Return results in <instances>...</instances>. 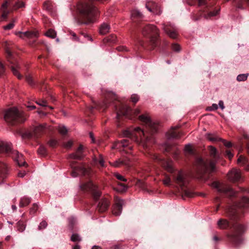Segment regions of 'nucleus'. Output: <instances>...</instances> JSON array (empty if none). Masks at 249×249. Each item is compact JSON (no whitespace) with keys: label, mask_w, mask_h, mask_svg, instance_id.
I'll return each instance as SVG.
<instances>
[{"label":"nucleus","mask_w":249,"mask_h":249,"mask_svg":"<svg viewBox=\"0 0 249 249\" xmlns=\"http://www.w3.org/2000/svg\"><path fill=\"white\" fill-rule=\"evenodd\" d=\"M249 76L248 73L246 74H240L237 76V80L238 81H245L247 79Z\"/></svg>","instance_id":"a18cd8bd"},{"label":"nucleus","mask_w":249,"mask_h":249,"mask_svg":"<svg viewBox=\"0 0 249 249\" xmlns=\"http://www.w3.org/2000/svg\"><path fill=\"white\" fill-rule=\"evenodd\" d=\"M30 202V198L27 196H23L21 197L20 200L19 206L20 207H24L29 204Z\"/></svg>","instance_id":"cd10ccee"},{"label":"nucleus","mask_w":249,"mask_h":249,"mask_svg":"<svg viewBox=\"0 0 249 249\" xmlns=\"http://www.w3.org/2000/svg\"><path fill=\"white\" fill-rule=\"evenodd\" d=\"M26 81L31 86H33L34 85L33 78L32 76H31L30 75H27L26 76Z\"/></svg>","instance_id":"4d7b16f0"},{"label":"nucleus","mask_w":249,"mask_h":249,"mask_svg":"<svg viewBox=\"0 0 249 249\" xmlns=\"http://www.w3.org/2000/svg\"><path fill=\"white\" fill-rule=\"evenodd\" d=\"M172 49L175 52H178L180 50V47L178 44H173L172 45Z\"/></svg>","instance_id":"6e6d98bb"},{"label":"nucleus","mask_w":249,"mask_h":249,"mask_svg":"<svg viewBox=\"0 0 249 249\" xmlns=\"http://www.w3.org/2000/svg\"><path fill=\"white\" fill-rule=\"evenodd\" d=\"M17 230L19 232H23L26 228V223L24 221L19 220L17 224Z\"/></svg>","instance_id":"72a5a7b5"},{"label":"nucleus","mask_w":249,"mask_h":249,"mask_svg":"<svg viewBox=\"0 0 249 249\" xmlns=\"http://www.w3.org/2000/svg\"><path fill=\"white\" fill-rule=\"evenodd\" d=\"M76 171L80 172L82 175H89L91 172L90 168H86L83 167H77L75 169Z\"/></svg>","instance_id":"c85d7f7f"},{"label":"nucleus","mask_w":249,"mask_h":249,"mask_svg":"<svg viewBox=\"0 0 249 249\" xmlns=\"http://www.w3.org/2000/svg\"><path fill=\"white\" fill-rule=\"evenodd\" d=\"M37 153L39 155L44 156L47 154V150L44 146H40L37 150Z\"/></svg>","instance_id":"c03bdc74"},{"label":"nucleus","mask_w":249,"mask_h":249,"mask_svg":"<svg viewBox=\"0 0 249 249\" xmlns=\"http://www.w3.org/2000/svg\"><path fill=\"white\" fill-rule=\"evenodd\" d=\"M18 34H20V37L21 38H23V36H27L28 37H37V33L34 32H25L24 33L18 32Z\"/></svg>","instance_id":"c756f323"},{"label":"nucleus","mask_w":249,"mask_h":249,"mask_svg":"<svg viewBox=\"0 0 249 249\" xmlns=\"http://www.w3.org/2000/svg\"><path fill=\"white\" fill-rule=\"evenodd\" d=\"M110 26L106 23H103L99 28V33L101 35H105L109 32Z\"/></svg>","instance_id":"bb28decb"},{"label":"nucleus","mask_w":249,"mask_h":249,"mask_svg":"<svg viewBox=\"0 0 249 249\" xmlns=\"http://www.w3.org/2000/svg\"><path fill=\"white\" fill-rule=\"evenodd\" d=\"M45 35L48 37L54 38L56 36V33L54 30L51 29L48 30Z\"/></svg>","instance_id":"e433bc0d"},{"label":"nucleus","mask_w":249,"mask_h":249,"mask_svg":"<svg viewBox=\"0 0 249 249\" xmlns=\"http://www.w3.org/2000/svg\"><path fill=\"white\" fill-rule=\"evenodd\" d=\"M115 176L118 180H121L123 181H126V180H127V179L125 178H124L123 176H122V175H121L119 174H116L115 175Z\"/></svg>","instance_id":"69168bd1"},{"label":"nucleus","mask_w":249,"mask_h":249,"mask_svg":"<svg viewBox=\"0 0 249 249\" xmlns=\"http://www.w3.org/2000/svg\"><path fill=\"white\" fill-rule=\"evenodd\" d=\"M217 224L218 229L221 230L227 229L230 227V222L228 220L223 218L219 219L217 221Z\"/></svg>","instance_id":"5701e85b"},{"label":"nucleus","mask_w":249,"mask_h":249,"mask_svg":"<svg viewBox=\"0 0 249 249\" xmlns=\"http://www.w3.org/2000/svg\"><path fill=\"white\" fill-rule=\"evenodd\" d=\"M117 40V36L116 35L111 34L106 37L104 39V41L106 42H108L111 43H115Z\"/></svg>","instance_id":"f704fd0d"},{"label":"nucleus","mask_w":249,"mask_h":249,"mask_svg":"<svg viewBox=\"0 0 249 249\" xmlns=\"http://www.w3.org/2000/svg\"><path fill=\"white\" fill-rule=\"evenodd\" d=\"M58 130L59 133L62 135H65L68 132L67 128L64 126H59Z\"/></svg>","instance_id":"3c124183"},{"label":"nucleus","mask_w":249,"mask_h":249,"mask_svg":"<svg viewBox=\"0 0 249 249\" xmlns=\"http://www.w3.org/2000/svg\"><path fill=\"white\" fill-rule=\"evenodd\" d=\"M138 118L145 125L147 130H143L140 127H137L134 129L125 130L124 132V135L146 148L147 147L146 142L150 141L151 135L157 132L158 125L152 122L150 117L147 114L141 115Z\"/></svg>","instance_id":"f03ea898"},{"label":"nucleus","mask_w":249,"mask_h":249,"mask_svg":"<svg viewBox=\"0 0 249 249\" xmlns=\"http://www.w3.org/2000/svg\"><path fill=\"white\" fill-rule=\"evenodd\" d=\"M22 137L27 139L35 138L34 129L33 130V131H27L24 133L22 135Z\"/></svg>","instance_id":"ea45409f"},{"label":"nucleus","mask_w":249,"mask_h":249,"mask_svg":"<svg viewBox=\"0 0 249 249\" xmlns=\"http://www.w3.org/2000/svg\"><path fill=\"white\" fill-rule=\"evenodd\" d=\"M130 143V140L128 139H125L121 140L120 142H117L118 144H119L120 146L123 147H126L129 146Z\"/></svg>","instance_id":"58836bf2"},{"label":"nucleus","mask_w":249,"mask_h":249,"mask_svg":"<svg viewBox=\"0 0 249 249\" xmlns=\"http://www.w3.org/2000/svg\"><path fill=\"white\" fill-rule=\"evenodd\" d=\"M94 0H83L77 5L81 19L77 20L79 24H89L94 22L98 14L96 7L93 5Z\"/></svg>","instance_id":"7ed1b4c3"},{"label":"nucleus","mask_w":249,"mask_h":249,"mask_svg":"<svg viewBox=\"0 0 249 249\" xmlns=\"http://www.w3.org/2000/svg\"><path fill=\"white\" fill-rule=\"evenodd\" d=\"M16 19H13V21L8 24H7L6 26H3V28L5 30H9L11 29H12L14 26L15 24L14 22H15Z\"/></svg>","instance_id":"8fccbe9b"},{"label":"nucleus","mask_w":249,"mask_h":249,"mask_svg":"<svg viewBox=\"0 0 249 249\" xmlns=\"http://www.w3.org/2000/svg\"><path fill=\"white\" fill-rule=\"evenodd\" d=\"M91 193H92L93 199L95 200H98L101 195V192L98 189V187L96 185Z\"/></svg>","instance_id":"7c9ffc66"},{"label":"nucleus","mask_w":249,"mask_h":249,"mask_svg":"<svg viewBox=\"0 0 249 249\" xmlns=\"http://www.w3.org/2000/svg\"><path fill=\"white\" fill-rule=\"evenodd\" d=\"M49 127L50 126L46 123L35 126L34 128L35 138L41 137L47 130L50 129Z\"/></svg>","instance_id":"ddd939ff"},{"label":"nucleus","mask_w":249,"mask_h":249,"mask_svg":"<svg viewBox=\"0 0 249 249\" xmlns=\"http://www.w3.org/2000/svg\"><path fill=\"white\" fill-rule=\"evenodd\" d=\"M43 8L49 13H53L54 10V6L52 1L47 0L43 4Z\"/></svg>","instance_id":"a878e982"},{"label":"nucleus","mask_w":249,"mask_h":249,"mask_svg":"<svg viewBox=\"0 0 249 249\" xmlns=\"http://www.w3.org/2000/svg\"><path fill=\"white\" fill-rule=\"evenodd\" d=\"M131 100L134 103H136L139 101V97L136 94H133L131 97Z\"/></svg>","instance_id":"680f3d73"},{"label":"nucleus","mask_w":249,"mask_h":249,"mask_svg":"<svg viewBox=\"0 0 249 249\" xmlns=\"http://www.w3.org/2000/svg\"><path fill=\"white\" fill-rule=\"evenodd\" d=\"M117 50L120 52H126L128 51L127 48L125 46H119L117 48Z\"/></svg>","instance_id":"774afa93"},{"label":"nucleus","mask_w":249,"mask_h":249,"mask_svg":"<svg viewBox=\"0 0 249 249\" xmlns=\"http://www.w3.org/2000/svg\"><path fill=\"white\" fill-rule=\"evenodd\" d=\"M48 225V223L46 221L42 220L39 224L38 229L39 230H42L45 229Z\"/></svg>","instance_id":"09e8293b"},{"label":"nucleus","mask_w":249,"mask_h":249,"mask_svg":"<svg viewBox=\"0 0 249 249\" xmlns=\"http://www.w3.org/2000/svg\"><path fill=\"white\" fill-rule=\"evenodd\" d=\"M39 209L38 205L37 203H34L32 207L30 209L29 213L31 215H34Z\"/></svg>","instance_id":"4c0bfd02"},{"label":"nucleus","mask_w":249,"mask_h":249,"mask_svg":"<svg viewBox=\"0 0 249 249\" xmlns=\"http://www.w3.org/2000/svg\"><path fill=\"white\" fill-rule=\"evenodd\" d=\"M13 154L14 155L13 158L17 161L18 166H23L27 165L23 158V155L19 154L18 151H15L13 152Z\"/></svg>","instance_id":"6ab92c4d"},{"label":"nucleus","mask_w":249,"mask_h":249,"mask_svg":"<svg viewBox=\"0 0 249 249\" xmlns=\"http://www.w3.org/2000/svg\"><path fill=\"white\" fill-rule=\"evenodd\" d=\"M25 6V3L20 0H18L14 5L13 9L16 10L18 8L24 7Z\"/></svg>","instance_id":"37998d69"},{"label":"nucleus","mask_w":249,"mask_h":249,"mask_svg":"<svg viewBox=\"0 0 249 249\" xmlns=\"http://www.w3.org/2000/svg\"><path fill=\"white\" fill-rule=\"evenodd\" d=\"M114 201L115 204L113 206L112 213L116 216H118L122 213L124 201L117 196H114Z\"/></svg>","instance_id":"f8f14e48"},{"label":"nucleus","mask_w":249,"mask_h":249,"mask_svg":"<svg viewBox=\"0 0 249 249\" xmlns=\"http://www.w3.org/2000/svg\"><path fill=\"white\" fill-rule=\"evenodd\" d=\"M146 7L149 11L155 15H160L161 13L160 7L153 1H148L146 4Z\"/></svg>","instance_id":"2eb2a0df"},{"label":"nucleus","mask_w":249,"mask_h":249,"mask_svg":"<svg viewBox=\"0 0 249 249\" xmlns=\"http://www.w3.org/2000/svg\"><path fill=\"white\" fill-rule=\"evenodd\" d=\"M212 186L216 188L219 193L224 194L230 197L233 196L235 195V192L227 185L220 184L218 182H213L212 183Z\"/></svg>","instance_id":"6e6552de"},{"label":"nucleus","mask_w":249,"mask_h":249,"mask_svg":"<svg viewBox=\"0 0 249 249\" xmlns=\"http://www.w3.org/2000/svg\"><path fill=\"white\" fill-rule=\"evenodd\" d=\"M109 164L116 168L119 167L121 166H125L127 167L130 166V160L127 158L119 159L113 162H109Z\"/></svg>","instance_id":"f3484780"},{"label":"nucleus","mask_w":249,"mask_h":249,"mask_svg":"<svg viewBox=\"0 0 249 249\" xmlns=\"http://www.w3.org/2000/svg\"><path fill=\"white\" fill-rule=\"evenodd\" d=\"M162 29L165 32V33L167 34L169 32H171L172 30H174L175 28L173 25H171L170 23H163Z\"/></svg>","instance_id":"473e14b6"},{"label":"nucleus","mask_w":249,"mask_h":249,"mask_svg":"<svg viewBox=\"0 0 249 249\" xmlns=\"http://www.w3.org/2000/svg\"><path fill=\"white\" fill-rule=\"evenodd\" d=\"M5 72V68L3 64L0 62V76L3 75Z\"/></svg>","instance_id":"338daca9"},{"label":"nucleus","mask_w":249,"mask_h":249,"mask_svg":"<svg viewBox=\"0 0 249 249\" xmlns=\"http://www.w3.org/2000/svg\"><path fill=\"white\" fill-rule=\"evenodd\" d=\"M249 207V198L243 197L240 201L235 205L231 206L227 210V216L233 223L231 225L233 230L227 234L230 241L235 245H238L243 241L242 235L245 232L247 228L245 225L239 224L237 222L240 219V215L236 208H248Z\"/></svg>","instance_id":"f257e3e1"},{"label":"nucleus","mask_w":249,"mask_h":249,"mask_svg":"<svg viewBox=\"0 0 249 249\" xmlns=\"http://www.w3.org/2000/svg\"><path fill=\"white\" fill-rule=\"evenodd\" d=\"M184 151L186 153L192 154L193 153L192 145L190 144L186 145L184 147Z\"/></svg>","instance_id":"864d4df0"},{"label":"nucleus","mask_w":249,"mask_h":249,"mask_svg":"<svg viewBox=\"0 0 249 249\" xmlns=\"http://www.w3.org/2000/svg\"><path fill=\"white\" fill-rule=\"evenodd\" d=\"M10 173V166L5 162L0 161V185L5 182Z\"/></svg>","instance_id":"9d476101"},{"label":"nucleus","mask_w":249,"mask_h":249,"mask_svg":"<svg viewBox=\"0 0 249 249\" xmlns=\"http://www.w3.org/2000/svg\"><path fill=\"white\" fill-rule=\"evenodd\" d=\"M184 195L185 196L189 197H192L194 196L193 193L188 190H184Z\"/></svg>","instance_id":"0e129e2a"},{"label":"nucleus","mask_w":249,"mask_h":249,"mask_svg":"<svg viewBox=\"0 0 249 249\" xmlns=\"http://www.w3.org/2000/svg\"><path fill=\"white\" fill-rule=\"evenodd\" d=\"M179 127L178 125L175 127H172L171 129L166 133V137L167 139H170L172 138L179 139L184 134L182 132H176L175 130Z\"/></svg>","instance_id":"dca6fc26"},{"label":"nucleus","mask_w":249,"mask_h":249,"mask_svg":"<svg viewBox=\"0 0 249 249\" xmlns=\"http://www.w3.org/2000/svg\"><path fill=\"white\" fill-rule=\"evenodd\" d=\"M220 141H221L223 144L227 147H231L232 146V143L231 142L227 141L226 140L222 139Z\"/></svg>","instance_id":"052dcab7"},{"label":"nucleus","mask_w":249,"mask_h":249,"mask_svg":"<svg viewBox=\"0 0 249 249\" xmlns=\"http://www.w3.org/2000/svg\"><path fill=\"white\" fill-rule=\"evenodd\" d=\"M142 33L143 36L150 38L151 41L155 44L159 37V30L154 25L148 24L142 29Z\"/></svg>","instance_id":"0eeeda50"},{"label":"nucleus","mask_w":249,"mask_h":249,"mask_svg":"<svg viewBox=\"0 0 249 249\" xmlns=\"http://www.w3.org/2000/svg\"><path fill=\"white\" fill-rule=\"evenodd\" d=\"M218 109V105L216 104H213L212 106L209 107L207 110L209 111L215 110Z\"/></svg>","instance_id":"e2e57ef3"},{"label":"nucleus","mask_w":249,"mask_h":249,"mask_svg":"<svg viewBox=\"0 0 249 249\" xmlns=\"http://www.w3.org/2000/svg\"><path fill=\"white\" fill-rule=\"evenodd\" d=\"M108 105L106 103V102L104 101L101 103H100L98 105V108L100 109H103V110H105L108 107Z\"/></svg>","instance_id":"5fc2aeb1"},{"label":"nucleus","mask_w":249,"mask_h":249,"mask_svg":"<svg viewBox=\"0 0 249 249\" xmlns=\"http://www.w3.org/2000/svg\"><path fill=\"white\" fill-rule=\"evenodd\" d=\"M83 146L80 144L75 153L70 155V158L73 159L80 160L83 158Z\"/></svg>","instance_id":"aec40b11"},{"label":"nucleus","mask_w":249,"mask_h":249,"mask_svg":"<svg viewBox=\"0 0 249 249\" xmlns=\"http://www.w3.org/2000/svg\"><path fill=\"white\" fill-rule=\"evenodd\" d=\"M109 204L110 203L108 199H102L99 202L96 209L99 213H104L107 210Z\"/></svg>","instance_id":"a211bd4d"},{"label":"nucleus","mask_w":249,"mask_h":249,"mask_svg":"<svg viewBox=\"0 0 249 249\" xmlns=\"http://www.w3.org/2000/svg\"><path fill=\"white\" fill-rule=\"evenodd\" d=\"M131 18L134 22L142 19L143 18V14L139 10L135 9L131 11Z\"/></svg>","instance_id":"4be33fe9"},{"label":"nucleus","mask_w":249,"mask_h":249,"mask_svg":"<svg viewBox=\"0 0 249 249\" xmlns=\"http://www.w3.org/2000/svg\"><path fill=\"white\" fill-rule=\"evenodd\" d=\"M36 103L38 105L42 107H47V102L46 100H39L38 101H36Z\"/></svg>","instance_id":"bf43d9fd"},{"label":"nucleus","mask_w":249,"mask_h":249,"mask_svg":"<svg viewBox=\"0 0 249 249\" xmlns=\"http://www.w3.org/2000/svg\"><path fill=\"white\" fill-rule=\"evenodd\" d=\"M95 186L96 185L94 184L91 181H89L88 182L83 183L80 184V188L81 190L83 192H91Z\"/></svg>","instance_id":"412c9836"},{"label":"nucleus","mask_w":249,"mask_h":249,"mask_svg":"<svg viewBox=\"0 0 249 249\" xmlns=\"http://www.w3.org/2000/svg\"><path fill=\"white\" fill-rule=\"evenodd\" d=\"M167 35L170 37L175 39L178 36L177 31L176 29L172 30L171 32L167 34Z\"/></svg>","instance_id":"49530a36"},{"label":"nucleus","mask_w":249,"mask_h":249,"mask_svg":"<svg viewBox=\"0 0 249 249\" xmlns=\"http://www.w3.org/2000/svg\"><path fill=\"white\" fill-rule=\"evenodd\" d=\"M218 13V10H214L213 11H211L208 12L207 14H203V16L206 19H209L213 17H214L216 16Z\"/></svg>","instance_id":"c9c22d12"},{"label":"nucleus","mask_w":249,"mask_h":249,"mask_svg":"<svg viewBox=\"0 0 249 249\" xmlns=\"http://www.w3.org/2000/svg\"><path fill=\"white\" fill-rule=\"evenodd\" d=\"M206 137L208 140L211 142H218L222 140L221 138L214 134L208 133L206 134Z\"/></svg>","instance_id":"2f4dec72"},{"label":"nucleus","mask_w":249,"mask_h":249,"mask_svg":"<svg viewBox=\"0 0 249 249\" xmlns=\"http://www.w3.org/2000/svg\"><path fill=\"white\" fill-rule=\"evenodd\" d=\"M152 159L157 161H161V166L168 172L173 173L174 171L173 167V161L171 160H163L160 159L159 155L154 154Z\"/></svg>","instance_id":"9b49d317"},{"label":"nucleus","mask_w":249,"mask_h":249,"mask_svg":"<svg viewBox=\"0 0 249 249\" xmlns=\"http://www.w3.org/2000/svg\"><path fill=\"white\" fill-rule=\"evenodd\" d=\"M48 144L50 147H54L58 144V142L55 139H51L48 142Z\"/></svg>","instance_id":"603ef678"},{"label":"nucleus","mask_w":249,"mask_h":249,"mask_svg":"<svg viewBox=\"0 0 249 249\" xmlns=\"http://www.w3.org/2000/svg\"><path fill=\"white\" fill-rule=\"evenodd\" d=\"M71 239L72 242H79L81 241V239L79 235L78 234H72Z\"/></svg>","instance_id":"de8ad7c7"},{"label":"nucleus","mask_w":249,"mask_h":249,"mask_svg":"<svg viewBox=\"0 0 249 249\" xmlns=\"http://www.w3.org/2000/svg\"><path fill=\"white\" fill-rule=\"evenodd\" d=\"M5 52L7 60L10 64V68L13 74L17 76L18 79H21L22 76L19 72L20 67L16 57V54L14 53L10 47L7 46L5 48Z\"/></svg>","instance_id":"423d86ee"},{"label":"nucleus","mask_w":249,"mask_h":249,"mask_svg":"<svg viewBox=\"0 0 249 249\" xmlns=\"http://www.w3.org/2000/svg\"><path fill=\"white\" fill-rule=\"evenodd\" d=\"M73 144V142L71 140L67 142H65L63 144V146L65 148L69 149L71 148Z\"/></svg>","instance_id":"13d9d810"},{"label":"nucleus","mask_w":249,"mask_h":249,"mask_svg":"<svg viewBox=\"0 0 249 249\" xmlns=\"http://www.w3.org/2000/svg\"><path fill=\"white\" fill-rule=\"evenodd\" d=\"M4 118L7 123L11 125L22 123L25 121L22 113L19 112L16 107H12L6 110Z\"/></svg>","instance_id":"39448f33"},{"label":"nucleus","mask_w":249,"mask_h":249,"mask_svg":"<svg viewBox=\"0 0 249 249\" xmlns=\"http://www.w3.org/2000/svg\"><path fill=\"white\" fill-rule=\"evenodd\" d=\"M248 162V159L244 156L240 155L237 160V163H241L242 165H244Z\"/></svg>","instance_id":"79ce46f5"},{"label":"nucleus","mask_w":249,"mask_h":249,"mask_svg":"<svg viewBox=\"0 0 249 249\" xmlns=\"http://www.w3.org/2000/svg\"><path fill=\"white\" fill-rule=\"evenodd\" d=\"M228 179L232 182L238 181L241 177V171L239 169L233 168L227 174Z\"/></svg>","instance_id":"4468645a"},{"label":"nucleus","mask_w":249,"mask_h":249,"mask_svg":"<svg viewBox=\"0 0 249 249\" xmlns=\"http://www.w3.org/2000/svg\"><path fill=\"white\" fill-rule=\"evenodd\" d=\"M175 183L179 186L181 190H184L188 183L187 175L182 171H179L173 178Z\"/></svg>","instance_id":"1a4fd4ad"},{"label":"nucleus","mask_w":249,"mask_h":249,"mask_svg":"<svg viewBox=\"0 0 249 249\" xmlns=\"http://www.w3.org/2000/svg\"><path fill=\"white\" fill-rule=\"evenodd\" d=\"M209 149L210 156L214 159L213 160H204L201 158H198L196 160V172L201 176L215 171L216 160L218 158L217 151L216 149L213 146H210Z\"/></svg>","instance_id":"20e7f679"},{"label":"nucleus","mask_w":249,"mask_h":249,"mask_svg":"<svg viewBox=\"0 0 249 249\" xmlns=\"http://www.w3.org/2000/svg\"><path fill=\"white\" fill-rule=\"evenodd\" d=\"M12 150L11 144L7 142L0 143V153L5 152L9 153Z\"/></svg>","instance_id":"393cba45"},{"label":"nucleus","mask_w":249,"mask_h":249,"mask_svg":"<svg viewBox=\"0 0 249 249\" xmlns=\"http://www.w3.org/2000/svg\"><path fill=\"white\" fill-rule=\"evenodd\" d=\"M130 111L129 107L127 105H122L117 112V116L119 117L120 115L127 116L129 114Z\"/></svg>","instance_id":"b1692460"},{"label":"nucleus","mask_w":249,"mask_h":249,"mask_svg":"<svg viewBox=\"0 0 249 249\" xmlns=\"http://www.w3.org/2000/svg\"><path fill=\"white\" fill-rule=\"evenodd\" d=\"M164 176L165 178L162 180L163 184L165 186H169L171 182L170 176L166 174H165Z\"/></svg>","instance_id":"a19ab883"}]
</instances>
